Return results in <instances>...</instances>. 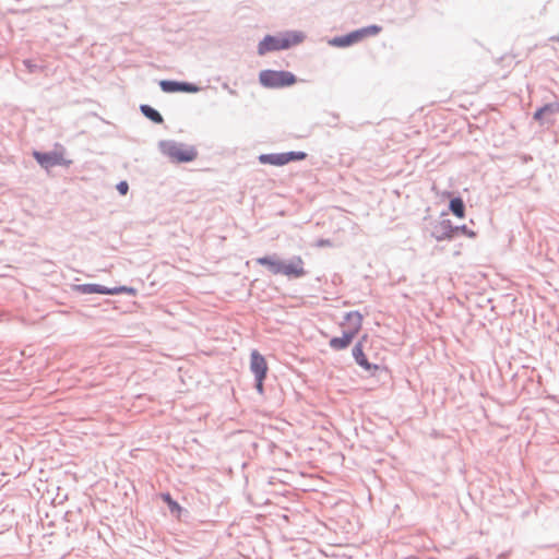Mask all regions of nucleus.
<instances>
[{
  "label": "nucleus",
  "instance_id": "obj_1",
  "mask_svg": "<svg viewBox=\"0 0 559 559\" xmlns=\"http://www.w3.org/2000/svg\"><path fill=\"white\" fill-rule=\"evenodd\" d=\"M304 40V35L299 32H288L277 36L267 35L260 41L258 53L263 56L267 52L290 48Z\"/></svg>",
  "mask_w": 559,
  "mask_h": 559
},
{
  "label": "nucleus",
  "instance_id": "obj_2",
  "mask_svg": "<svg viewBox=\"0 0 559 559\" xmlns=\"http://www.w3.org/2000/svg\"><path fill=\"white\" fill-rule=\"evenodd\" d=\"M162 152L173 162L188 163L192 162L198 156V151L194 146L166 141L160 144Z\"/></svg>",
  "mask_w": 559,
  "mask_h": 559
},
{
  "label": "nucleus",
  "instance_id": "obj_3",
  "mask_svg": "<svg viewBox=\"0 0 559 559\" xmlns=\"http://www.w3.org/2000/svg\"><path fill=\"white\" fill-rule=\"evenodd\" d=\"M260 83L267 88H281L296 83V76L288 71L263 70L259 74Z\"/></svg>",
  "mask_w": 559,
  "mask_h": 559
},
{
  "label": "nucleus",
  "instance_id": "obj_4",
  "mask_svg": "<svg viewBox=\"0 0 559 559\" xmlns=\"http://www.w3.org/2000/svg\"><path fill=\"white\" fill-rule=\"evenodd\" d=\"M381 31L380 26L370 25L347 35L333 38L330 44L335 47H347L362 40L366 37L374 36Z\"/></svg>",
  "mask_w": 559,
  "mask_h": 559
},
{
  "label": "nucleus",
  "instance_id": "obj_5",
  "mask_svg": "<svg viewBox=\"0 0 559 559\" xmlns=\"http://www.w3.org/2000/svg\"><path fill=\"white\" fill-rule=\"evenodd\" d=\"M307 157L304 152H287V153H273L260 155L259 160L261 164H270L273 166H283L293 160H302Z\"/></svg>",
  "mask_w": 559,
  "mask_h": 559
},
{
  "label": "nucleus",
  "instance_id": "obj_6",
  "mask_svg": "<svg viewBox=\"0 0 559 559\" xmlns=\"http://www.w3.org/2000/svg\"><path fill=\"white\" fill-rule=\"evenodd\" d=\"M364 317L358 311H350L346 313L342 322L343 332L355 338L362 326Z\"/></svg>",
  "mask_w": 559,
  "mask_h": 559
},
{
  "label": "nucleus",
  "instance_id": "obj_7",
  "mask_svg": "<svg viewBox=\"0 0 559 559\" xmlns=\"http://www.w3.org/2000/svg\"><path fill=\"white\" fill-rule=\"evenodd\" d=\"M281 273L287 277H302L306 275V270L304 267V261L300 257H295L290 261L281 262Z\"/></svg>",
  "mask_w": 559,
  "mask_h": 559
},
{
  "label": "nucleus",
  "instance_id": "obj_8",
  "mask_svg": "<svg viewBox=\"0 0 559 559\" xmlns=\"http://www.w3.org/2000/svg\"><path fill=\"white\" fill-rule=\"evenodd\" d=\"M79 289L84 294H102V295H117L121 293H131L132 289L121 286V287H115V288H107L102 285L97 284H85L79 286Z\"/></svg>",
  "mask_w": 559,
  "mask_h": 559
},
{
  "label": "nucleus",
  "instance_id": "obj_9",
  "mask_svg": "<svg viewBox=\"0 0 559 559\" xmlns=\"http://www.w3.org/2000/svg\"><path fill=\"white\" fill-rule=\"evenodd\" d=\"M250 369L253 372L254 377L266 378L269 370L267 362L258 350L251 352Z\"/></svg>",
  "mask_w": 559,
  "mask_h": 559
},
{
  "label": "nucleus",
  "instance_id": "obj_10",
  "mask_svg": "<svg viewBox=\"0 0 559 559\" xmlns=\"http://www.w3.org/2000/svg\"><path fill=\"white\" fill-rule=\"evenodd\" d=\"M159 86L163 92L166 93H176V92H186V93H195L199 91V87L191 83H180L175 81H160Z\"/></svg>",
  "mask_w": 559,
  "mask_h": 559
},
{
  "label": "nucleus",
  "instance_id": "obj_11",
  "mask_svg": "<svg viewBox=\"0 0 559 559\" xmlns=\"http://www.w3.org/2000/svg\"><path fill=\"white\" fill-rule=\"evenodd\" d=\"M34 157L38 162V164L45 168H50L56 165H61L63 163V156L60 153L51 152V153H40L34 152Z\"/></svg>",
  "mask_w": 559,
  "mask_h": 559
},
{
  "label": "nucleus",
  "instance_id": "obj_12",
  "mask_svg": "<svg viewBox=\"0 0 559 559\" xmlns=\"http://www.w3.org/2000/svg\"><path fill=\"white\" fill-rule=\"evenodd\" d=\"M367 338V335H364L361 341H359L355 347L353 348V356L356 360V362L361 367L364 368L365 370H378L379 369V366L378 365H371L365 353H364V347H362V341H365Z\"/></svg>",
  "mask_w": 559,
  "mask_h": 559
},
{
  "label": "nucleus",
  "instance_id": "obj_13",
  "mask_svg": "<svg viewBox=\"0 0 559 559\" xmlns=\"http://www.w3.org/2000/svg\"><path fill=\"white\" fill-rule=\"evenodd\" d=\"M353 337L343 332L342 336L333 337L330 340L331 348L335 350H342L347 348L353 342Z\"/></svg>",
  "mask_w": 559,
  "mask_h": 559
},
{
  "label": "nucleus",
  "instance_id": "obj_14",
  "mask_svg": "<svg viewBox=\"0 0 559 559\" xmlns=\"http://www.w3.org/2000/svg\"><path fill=\"white\" fill-rule=\"evenodd\" d=\"M559 112V102L547 104L534 114V119L542 122L545 115Z\"/></svg>",
  "mask_w": 559,
  "mask_h": 559
},
{
  "label": "nucleus",
  "instance_id": "obj_15",
  "mask_svg": "<svg viewBox=\"0 0 559 559\" xmlns=\"http://www.w3.org/2000/svg\"><path fill=\"white\" fill-rule=\"evenodd\" d=\"M281 262L282 261L275 260L271 257H263L257 259V263L267 266L273 274L281 273Z\"/></svg>",
  "mask_w": 559,
  "mask_h": 559
},
{
  "label": "nucleus",
  "instance_id": "obj_16",
  "mask_svg": "<svg viewBox=\"0 0 559 559\" xmlns=\"http://www.w3.org/2000/svg\"><path fill=\"white\" fill-rule=\"evenodd\" d=\"M450 211L456 217L463 218L465 216V206L463 200L461 198L452 199L450 201Z\"/></svg>",
  "mask_w": 559,
  "mask_h": 559
},
{
  "label": "nucleus",
  "instance_id": "obj_17",
  "mask_svg": "<svg viewBox=\"0 0 559 559\" xmlns=\"http://www.w3.org/2000/svg\"><path fill=\"white\" fill-rule=\"evenodd\" d=\"M141 111L143 115L155 123H162L164 121L162 115L148 105H142Z\"/></svg>",
  "mask_w": 559,
  "mask_h": 559
},
{
  "label": "nucleus",
  "instance_id": "obj_18",
  "mask_svg": "<svg viewBox=\"0 0 559 559\" xmlns=\"http://www.w3.org/2000/svg\"><path fill=\"white\" fill-rule=\"evenodd\" d=\"M162 498L163 500L168 504L169 509L171 512H176L178 514H180V512L182 511V508L179 506V503H177L171 497L169 493H163L162 495Z\"/></svg>",
  "mask_w": 559,
  "mask_h": 559
},
{
  "label": "nucleus",
  "instance_id": "obj_19",
  "mask_svg": "<svg viewBox=\"0 0 559 559\" xmlns=\"http://www.w3.org/2000/svg\"><path fill=\"white\" fill-rule=\"evenodd\" d=\"M117 190L120 192V194L124 195L129 190V186L126 181H121L117 185Z\"/></svg>",
  "mask_w": 559,
  "mask_h": 559
},
{
  "label": "nucleus",
  "instance_id": "obj_20",
  "mask_svg": "<svg viewBox=\"0 0 559 559\" xmlns=\"http://www.w3.org/2000/svg\"><path fill=\"white\" fill-rule=\"evenodd\" d=\"M265 378H260V377H255V381H257V384H255V389L257 391L262 394L263 393V381H264Z\"/></svg>",
  "mask_w": 559,
  "mask_h": 559
},
{
  "label": "nucleus",
  "instance_id": "obj_21",
  "mask_svg": "<svg viewBox=\"0 0 559 559\" xmlns=\"http://www.w3.org/2000/svg\"><path fill=\"white\" fill-rule=\"evenodd\" d=\"M462 230H463L465 234H467L468 236H471V237H472V236H474V233H473V231L468 233V230H466V227H463V228H462Z\"/></svg>",
  "mask_w": 559,
  "mask_h": 559
},
{
  "label": "nucleus",
  "instance_id": "obj_22",
  "mask_svg": "<svg viewBox=\"0 0 559 559\" xmlns=\"http://www.w3.org/2000/svg\"><path fill=\"white\" fill-rule=\"evenodd\" d=\"M551 40H557L559 43V37H552Z\"/></svg>",
  "mask_w": 559,
  "mask_h": 559
}]
</instances>
